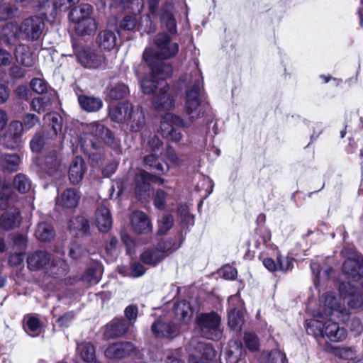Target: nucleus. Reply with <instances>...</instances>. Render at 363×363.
I'll return each instance as SVG.
<instances>
[{
  "mask_svg": "<svg viewBox=\"0 0 363 363\" xmlns=\"http://www.w3.org/2000/svg\"><path fill=\"white\" fill-rule=\"evenodd\" d=\"M51 95L52 98L48 96H43L33 99L31 102L32 108L38 113L46 111L52 104L53 99L56 96L55 93L51 94Z\"/></svg>",
  "mask_w": 363,
  "mask_h": 363,
  "instance_id": "obj_38",
  "label": "nucleus"
},
{
  "mask_svg": "<svg viewBox=\"0 0 363 363\" xmlns=\"http://www.w3.org/2000/svg\"><path fill=\"white\" fill-rule=\"evenodd\" d=\"M135 350L134 345L129 342H120L109 345L104 354L108 359H121L130 356Z\"/></svg>",
  "mask_w": 363,
  "mask_h": 363,
  "instance_id": "obj_13",
  "label": "nucleus"
},
{
  "mask_svg": "<svg viewBox=\"0 0 363 363\" xmlns=\"http://www.w3.org/2000/svg\"><path fill=\"white\" fill-rule=\"evenodd\" d=\"M68 228L73 235L80 236L89 233V223L85 217L78 216L69 220Z\"/></svg>",
  "mask_w": 363,
  "mask_h": 363,
  "instance_id": "obj_24",
  "label": "nucleus"
},
{
  "mask_svg": "<svg viewBox=\"0 0 363 363\" xmlns=\"http://www.w3.org/2000/svg\"><path fill=\"white\" fill-rule=\"evenodd\" d=\"M21 163V158L16 154H3L0 157L1 167L10 172L17 171Z\"/></svg>",
  "mask_w": 363,
  "mask_h": 363,
  "instance_id": "obj_34",
  "label": "nucleus"
},
{
  "mask_svg": "<svg viewBox=\"0 0 363 363\" xmlns=\"http://www.w3.org/2000/svg\"><path fill=\"white\" fill-rule=\"evenodd\" d=\"M244 340L246 347L251 351H256L259 348V340L257 337L251 333L245 334Z\"/></svg>",
  "mask_w": 363,
  "mask_h": 363,
  "instance_id": "obj_47",
  "label": "nucleus"
},
{
  "mask_svg": "<svg viewBox=\"0 0 363 363\" xmlns=\"http://www.w3.org/2000/svg\"><path fill=\"white\" fill-rule=\"evenodd\" d=\"M189 351V363H208L216 357V351L211 345L196 338L191 340Z\"/></svg>",
  "mask_w": 363,
  "mask_h": 363,
  "instance_id": "obj_8",
  "label": "nucleus"
},
{
  "mask_svg": "<svg viewBox=\"0 0 363 363\" xmlns=\"http://www.w3.org/2000/svg\"><path fill=\"white\" fill-rule=\"evenodd\" d=\"M17 8L10 3L4 2L0 4V20L6 21L14 17Z\"/></svg>",
  "mask_w": 363,
  "mask_h": 363,
  "instance_id": "obj_44",
  "label": "nucleus"
},
{
  "mask_svg": "<svg viewBox=\"0 0 363 363\" xmlns=\"http://www.w3.org/2000/svg\"><path fill=\"white\" fill-rule=\"evenodd\" d=\"M145 272V269L143 265L139 262H133L130 265V276L132 277H140Z\"/></svg>",
  "mask_w": 363,
  "mask_h": 363,
  "instance_id": "obj_56",
  "label": "nucleus"
},
{
  "mask_svg": "<svg viewBox=\"0 0 363 363\" xmlns=\"http://www.w3.org/2000/svg\"><path fill=\"white\" fill-rule=\"evenodd\" d=\"M69 16L71 20L76 23L75 29L79 35H91L96 30L97 26L94 18L79 19L77 10H72Z\"/></svg>",
  "mask_w": 363,
  "mask_h": 363,
  "instance_id": "obj_16",
  "label": "nucleus"
},
{
  "mask_svg": "<svg viewBox=\"0 0 363 363\" xmlns=\"http://www.w3.org/2000/svg\"><path fill=\"white\" fill-rule=\"evenodd\" d=\"M125 315L129 321L135 320L138 315V308L135 306H128L125 309Z\"/></svg>",
  "mask_w": 363,
  "mask_h": 363,
  "instance_id": "obj_62",
  "label": "nucleus"
},
{
  "mask_svg": "<svg viewBox=\"0 0 363 363\" xmlns=\"http://www.w3.org/2000/svg\"><path fill=\"white\" fill-rule=\"evenodd\" d=\"M30 87L38 94H43L48 90V84L40 78H35L30 82Z\"/></svg>",
  "mask_w": 363,
  "mask_h": 363,
  "instance_id": "obj_50",
  "label": "nucleus"
},
{
  "mask_svg": "<svg viewBox=\"0 0 363 363\" xmlns=\"http://www.w3.org/2000/svg\"><path fill=\"white\" fill-rule=\"evenodd\" d=\"M96 224L101 232H107L112 226V217L109 208L105 205L99 206L95 213Z\"/></svg>",
  "mask_w": 363,
  "mask_h": 363,
  "instance_id": "obj_21",
  "label": "nucleus"
},
{
  "mask_svg": "<svg viewBox=\"0 0 363 363\" xmlns=\"http://www.w3.org/2000/svg\"><path fill=\"white\" fill-rule=\"evenodd\" d=\"M157 248H162V252L165 255V257L174 252L178 247L171 240L164 241L158 245Z\"/></svg>",
  "mask_w": 363,
  "mask_h": 363,
  "instance_id": "obj_54",
  "label": "nucleus"
},
{
  "mask_svg": "<svg viewBox=\"0 0 363 363\" xmlns=\"http://www.w3.org/2000/svg\"><path fill=\"white\" fill-rule=\"evenodd\" d=\"M79 1V0H55L54 6L56 9L65 10Z\"/></svg>",
  "mask_w": 363,
  "mask_h": 363,
  "instance_id": "obj_61",
  "label": "nucleus"
},
{
  "mask_svg": "<svg viewBox=\"0 0 363 363\" xmlns=\"http://www.w3.org/2000/svg\"><path fill=\"white\" fill-rule=\"evenodd\" d=\"M74 10L78 11L79 19H85L86 18H91L90 15L92 12V6L89 4H81L79 9H74Z\"/></svg>",
  "mask_w": 363,
  "mask_h": 363,
  "instance_id": "obj_55",
  "label": "nucleus"
},
{
  "mask_svg": "<svg viewBox=\"0 0 363 363\" xmlns=\"http://www.w3.org/2000/svg\"><path fill=\"white\" fill-rule=\"evenodd\" d=\"M86 251L81 245L74 243L69 251V255L73 259H79V257L86 255Z\"/></svg>",
  "mask_w": 363,
  "mask_h": 363,
  "instance_id": "obj_53",
  "label": "nucleus"
},
{
  "mask_svg": "<svg viewBox=\"0 0 363 363\" xmlns=\"http://www.w3.org/2000/svg\"><path fill=\"white\" fill-rule=\"evenodd\" d=\"M11 60V54L6 50L0 49V66L9 65Z\"/></svg>",
  "mask_w": 363,
  "mask_h": 363,
  "instance_id": "obj_63",
  "label": "nucleus"
},
{
  "mask_svg": "<svg viewBox=\"0 0 363 363\" xmlns=\"http://www.w3.org/2000/svg\"><path fill=\"white\" fill-rule=\"evenodd\" d=\"M184 81L189 84L192 83L191 87L186 93L185 113L193 122L203 116L199 99L202 79L199 72L196 70L191 74L190 79H185Z\"/></svg>",
  "mask_w": 363,
  "mask_h": 363,
  "instance_id": "obj_5",
  "label": "nucleus"
},
{
  "mask_svg": "<svg viewBox=\"0 0 363 363\" xmlns=\"http://www.w3.org/2000/svg\"><path fill=\"white\" fill-rule=\"evenodd\" d=\"M173 6L170 4H165L161 9L160 20L163 26L173 34L177 33V23L172 13Z\"/></svg>",
  "mask_w": 363,
  "mask_h": 363,
  "instance_id": "obj_26",
  "label": "nucleus"
},
{
  "mask_svg": "<svg viewBox=\"0 0 363 363\" xmlns=\"http://www.w3.org/2000/svg\"><path fill=\"white\" fill-rule=\"evenodd\" d=\"M165 255L162 253V248H153L145 251L141 255V260L146 264L156 265L164 259Z\"/></svg>",
  "mask_w": 363,
  "mask_h": 363,
  "instance_id": "obj_32",
  "label": "nucleus"
},
{
  "mask_svg": "<svg viewBox=\"0 0 363 363\" xmlns=\"http://www.w3.org/2000/svg\"><path fill=\"white\" fill-rule=\"evenodd\" d=\"M130 131L139 132L145 125V112L140 106H133L126 121Z\"/></svg>",
  "mask_w": 363,
  "mask_h": 363,
  "instance_id": "obj_22",
  "label": "nucleus"
},
{
  "mask_svg": "<svg viewBox=\"0 0 363 363\" xmlns=\"http://www.w3.org/2000/svg\"><path fill=\"white\" fill-rule=\"evenodd\" d=\"M286 355L279 350L263 352L259 359L258 363H284Z\"/></svg>",
  "mask_w": 363,
  "mask_h": 363,
  "instance_id": "obj_33",
  "label": "nucleus"
},
{
  "mask_svg": "<svg viewBox=\"0 0 363 363\" xmlns=\"http://www.w3.org/2000/svg\"><path fill=\"white\" fill-rule=\"evenodd\" d=\"M155 44L156 46L155 52L150 48L147 49L151 50L150 62L155 65L162 62V60L174 57L179 50L178 44L172 42L166 33L157 34L155 39Z\"/></svg>",
  "mask_w": 363,
  "mask_h": 363,
  "instance_id": "obj_6",
  "label": "nucleus"
},
{
  "mask_svg": "<svg viewBox=\"0 0 363 363\" xmlns=\"http://www.w3.org/2000/svg\"><path fill=\"white\" fill-rule=\"evenodd\" d=\"M168 314H171L174 321L180 325L187 324L191 320L193 311L189 302L182 301L175 303L173 311Z\"/></svg>",
  "mask_w": 363,
  "mask_h": 363,
  "instance_id": "obj_14",
  "label": "nucleus"
},
{
  "mask_svg": "<svg viewBox=\"0 0 363 363\" xmlns=\"http://www.w3.org/2000/svg\"><path fill=\"white\" fill-rule=\"evenodd\" d=\"M173 225V218L170 215H164L159 220L158 233L160 235L166 233Z\"/></svg>",
  "mask_w": 363,
  "mask_h": 363,
  "instance_id": "obj_46",
  "label": "nucleus"
},
{
  "mask_svg": "<svg viewBox=\"0 0 363 363\" xmlns=\"http://www.w3.org/2000/svg\"><path fill=\"white\" fill-rule=\"evenodd\" d=\"M77 60L87 68L105 67L106 65V57L100 50H83L77 55Z\"/></svg>",
  "mask_w": 363,
  "mask_h": 363,
  "instance_id": "obj_11",
  "label": "nucleus"
},
{
  "mask_svg": "<svg viewBox=\"0 0 363 363\" xmlns=\"http://www.w3.org/2000/svg\"><path fill=\"white\" fill-rule=\"evenodd\" d=\"M79 195L74 189H67L61 194L57 204L67 208H75L79 201Z\"/></svg>",
  "mask_w": 363,
  "mask_h": 363,
  "instance_id": "obj_28",
  "label": "nucleus"
},
{
  "mask_svg": "<svg viewBox=\"0 0 363 363\" xmlns=\"http://www.w3.org/2000/svg\"><path fill=\"white\" fill-rule=\"evenodd\" d=\"M74 315L72 312H69L62 315L58 319L59 324L62 327H67L69 323L74 319Z\"/></svg>",
  "mask_w": 363,
  "mask_h": 363,
  "instance_id": "obj_64",
  "label": "nucleus"
},
{
  "mask_svg": "<svg viewBox=\"0 0 363 363\" xmlns=\"http://www.w3.org/2000/svg\"><path fill=\"white\" fill-rule=\"evenodd\" d=\"M83 135L82 146L96 149L97 141L102 140L117 154L121 153V140L114 137L113 133L99 122H92L82 125Z\"/></svg>",
  "mask_w": 363,
  "mask_h": 363,
  "instance_id": "obj_3",
  "label": "nucleus"
},
{
  "mask_svg": "<svg viewBox=\"0 0 363 363\" xmlns=\"http://www.w3.org/2000/svg\"><path fill=\"white\" fill-rule=\"evenodd\" d=\"M45 22L40 16L25 18L19 25L7 23L3 28V33L9 40L12 38L34 42L38 40L44 31Z\"/></svg>",
  "mask_w": 363,
  "mask_h": 363,
  "instance_id": "obj_2",
  "label": "nucleus"
},
{
  "mask_svg": "<svg viewBox=\"0 0 363 363\" xmlns=\"http://www.w3.org/2000/svg\"><path fill=\"white\" fill-rule=\"evenodd\" d=\"M130 224L138 233H147L152 230V225L147 216L142 211H136L130 216Z\"/></svg>",
  "mask_w": 363,
  "mask_h": 363,
  "instance_id": "obj_18",
  "label": "nucleus"
},
{
  "mask_svg": "<svg viewBox=\"0 0 363 363\" xmlns=\"http://www.w3.org/2000/svg\"><path fill=\"white\" fill-rule=\"evenodd\" d=\"M50 268L52 273L57 275L65 274L67 272V264L63 260H58L56 262L52 260Z\"/></svg>",
  "mask_w": 363,
  "mask_h": 363,
  "instance_id": "obj_51",
  "label": "nucleus"
},
{
  "mask_svg": "<svg viewBox=\"0 0 363 363\" xmlns=\"http://www.w3.org/2000/svg\"><path fill=\"white\" fill-rule=\"evenodd\" d=\"M23 126L21 121H13L9 125V130L5 141V146L9 149L19 147L22 143Z\"/></svg>",
  "mask_w": 363,
  "mask_h": 363,
  "instance_id": "obj_15",
  "label": "nucleus"
},
{
  "mask_svg": "<svg viewBox=\"0 0 363 363\" xmlns=\"http://www.w3.org/2000/svg\"><path fill=\"white\" fill-rule=\"evenodd\" d=\"M39 123V118L33 113H26L22 118L23 128L30 130Z\"/></svg>",
  "mask_w": 363,
  "mask_h": 363,
  "instance_id": "obj_48",
  "label": "nucleus"
},
{
  "mask_svg": "<svg viewBox=\"0 0 363 363\" xmlns=\"http://www.w3.org/2000/svg\"><path fill=\"white\" fill-rule=\"evenodd\" d=\"M130 326V323L125 320H114L106 326L105 334L110 337H121L126 333Z\"/></svg>",
  "mask_w": 363,
  "mask_h": 363,
  "instance_id": "obj_27",
  "label": "nucleus"
},
{
  "mask_svg": "<svg viewBox=\"0 0 363 363\" xmlns=\"http://www.w3.org/2000/svg\"><path fill=\"white\" fill-rule=\"evenodd\" d=\"M242 317L241 313L233 308L228 313V325L233 330H238L242 324Z\"/></svg>",
  "mask_w": 363,
  "mask_h": 363,
  "instance_id": "obj_42",
  "label": "nucleus"
},
{
  "mask_svg": "<svg viewBox=\"0 0 363 363\" xmlns=\"http://www.w3.org/2000/svg\"><path fill=\"white\" fill-rule=\"evenodd\" d=\"M77 351L81 358L88 362H92L96 359L95 350L91 343L82 342L77 346Z\"/></svg>",
  "mask_w": 363,
  "mask_h": 363,
  "instance_id": "obj_39",
  "label": "nucleus"
},
{
  "mask_svg": "<svg viewBox=\"0 0 363 363\" xmlns=\"http://www.w3.org/2000/svg\"><path fill=\"white\" fill-rule=\"evenodd\" d=\"M44 145V139L40 135H35L30 141V148L32 151L38 152Z\"/></svg>",
  "mask_w": 363,
  "mask_h": 363,
  "instance_id": "obj_57",
  "label": "nucleus"
},
{
  "mask_svg": "<svg viewBox=\"0 0 363 363\" xmlns=\"http://www.w3.org/2000/svg\"><path fill=\"white\" fill-rule=\"evenodd\" d=\"M220 273L225 279L232 280L237 277V270L230 265L223 267L220 269Z\"/></svg>",
  "mask_w": 363,
  "mask_h": 363,
  "instance_id": "obj_58",
  "label": "nucleus"
},
{
  "mask_svg": "<svg viewBox=\"0 0 363 363\" xmlns=\"http://www.w3.org/2000/svg\"><path fill=\"white\" fill-rule=\"evenodd\" d=\"M160 90L156 91L152 104L155 109L158 112H167L171 111L174 106V100L169 92V88L166 82L160 84Z\"/></svg>",
  "mask_w": 363,
  "mask_h": 363,
  "instance_id": "obj_10",
  "label": "nucleus"
},
{
  "mask_svg": "<svg viewBox=\"0 0 363 363\" xmlns=\"http://www.w3.org/2000/svg\"><path fill=\"white\" fill-rule=\"evenodd\" d=\"M163 184L164 179L153 176L145 171H140L135 177V193L140 197H145L149 195L150 183L157 182Z\"/></svg>",
  "mask_w": 363,
  "mask_h": 363,
  "instance_id": "obj_12",
  "label": "nucleus"
},
{
  "mask_svg": "<svg viewBox=\"0 0 363 363\" xmlns=\"http://www.w3.org/2000/svg\"><path fill=\"white\" fill-rule=\"evenodd\" d=\"M14 55L18 63L22 66L30 67L35 64V57L29 47L25 44H19L15 49Z\"/></svg>",
  "mask_w": 363,
  "mask_h": 363,
  "instance_id": "obj_25",
  "label": "nucleus"
},
{
  "mask_svg": "<svg viewBox=\"0 0 363 363\" xmlns=\"http://www.w3.org/2000/svg\"><path fill=\"white\" fill-rule=\"evenodd\" d=\"M22 218L20 211L17 208H11L5 211L0 218V227L5 230H10L18 228Z\"/></svg>",
  "mask_w": 363,
  "mask_h": 363,
  "instance_id": "obj_17",
  "label": "nucleus"
},
{
  "mask_svg": "<svg viewBox=\"0 0 363 363\" xmlns=\"http://www.w3.org/2000/svg\"><path fill=\"white\" fill-rule=\"evenodd\" d=\"M101 278L100 272L95 268L88 269L83 275V280L87 281L90 284H97Z\"/></svg>",
  "mask_w": 363,
  "mask_h": 363,
  "instance_id": "obj_45",
  "label": "nucleus"
},
{
  "mask_svg": "<svg viewBox=\"0 0 363 363\" xmlns=\"http://www.w3.org/2000/svg\"><path fill=\"white\" fill-rule=\"evenodd\" d=\"M44 120L49 122L54 130L55 134H57L58 132L62 130V119L56 113H50L45 116Z\"/></svg>",
  "mask_w": 363,
  "mask_h": 363,
  "instance_id": "obj_43",
  "label": "nucleus"
},
{
  "mask_svg": "<svg viewBox=\"0 0 363 363\" xmlns=\"http://www.w3.org/2000/svg\"><path fill=\"white\" fill-rule=\"evenodd\" d=\"M342 273L347 282L340 284V293L343 303H347L348 308L342 307L333 294L323 296L313 318L306 322L308 334L316 338L327 337L333 342L344 340L347 337L345 328L328 318L333 316L345 322L349 318L350 308H359L363 306V259H347L343 264Z\"/></svg>",
  "mask_w": 363,
  "mask_h": 363,
  "instance_id": "obj_1",
  "label": "nucleus"
},
{
  "mask_svg": "<svg viewBox=\"0 0 363 363\" xmlns=\"http://www.w3.org/2000/svg\"><path fill=\"white\" fill-rule=\"evenodd\" d=\"M128 93V86L123 83L112 86L107 94V96L112 100H118L124 98Z\"/></svg>",
  "mask_w": 363,
  "mask_h": 363,
  "instance_id": "obj_40",
  "label": "nucleus"
},
{
  "mask_svg": "<svg viewBox=\"0 0 363 363\" xmlns=\"http://www.w3.org/2000/svg\"><path fill=\"white\" fill-rule=\"evenodd\" d=\"M116 36L115 33L109 30L101 31L99 35V43L101 48L111 50L116 45Z\"/></svg>",
  "mask_w": 363,
  "mask_h": 363,
  "instance_id": "obj_36",
  "label": "nucleus"
},
{
  "mask_svg": "<svg viewBox=\"0 0 363 363\" xmlns=\"http://www.w3.org/2000/svg\"><path fill=\"white\" fill-rule=\"evenodd\" d=\"M179 325L167 314L155 321L152 325V331L158 337H172L179 333Z\"/></svg>",
  "mask_w": 363,
  "mask_h": 363,
  "instance_id": "obj_9",
  "label": "nucleus"
},
{
  "mask_svg": "<svg viewBox=\"0 0 363 363\" xmlns=\"http://www.w3.org/2000/svg\"><path fill=\"white\" fill-rule=\"evenodd\" d=\"M50 260V255L48 252L42 250L35 251L27 257L28 267L32 271H38L48 265Z\"/></svg>",
  "mask_w": 363,
  "mask_h": 363,
  "instance_id": "obj_19",
  "label": "nucleus"
},
{
  "mask_svg": "<svg viewBox=\"0 0 363 363\" xmlns=\"http://www.w3.org/2000/svg\"><path fill=\"white\" fill-rule=\"evenodd\" d=\"M25 331L32 337L38 336L42 331L43 325L38 318L28 315L23 319Z\"/></svg>",
  "mask_w": 363,
  "mask_h": 363,
  "instance_id": "obj_31",
  "label": "nucleus"
},
{
  "mask_svg": "<svg viewBox=\"0 0 363 363\" xmlns=\"http://www.w3.org/2000/svg\"><path fill=\"white\" fill-rule=\"evenodd\" d=\"M85 172L84 162L80 157H77L72 161L69 167V177L70 182L74 184H78L83 178Z\"/></svg>",
  "mask_w": 363,
  "mask_h": 363,
  "instance_id": "obj_29",
  "label": "nucleus"
},
{
  "mask_svg": "<svg viewBox=\"0 0 363 363\" xmlns=\"http://www.w3.org/2000/svg\"><path fill=\"white\" fill-rule=\"evenodd\" d=\"M175 126L185 128L189 125L176 115L170 113H165L160 122V131L162 136L165 138L167 135H169L170 131H172Z\"/></svg>",
  "mask_w": 363,
  "mask_h": 363,
  "instance_id": "obj_20",
  "label": "nucleus"
},
{
  "mask_svg": "<svg viewBox=\"0 0 363 363\" xmlns=\"http://www.w3.org/2000/svg\"><path fill=\"white\" fill-rule=\"evenodd\" d=\"M79 104L82 109L87 112H96L100 110L103 106L101 99L94 96H79Z\"/></svg>",
  "mask_w": 363,
  "mask_h": 363,
  "instance_id": "obj_30",
  "label": "nucleus"
},
{
  "mask_svg": "<svg viewBox=\"0 0 363 363\" xmlns=\"http://www.w3.org/2000/svg\"><path fill=\"white\" fill-rule=\"evenodd\" d=\"M197 324L203 337L213 340L221 338L220 318L216 313L201 314L198 318Z\"/></svg>",
  "mask_w": 363,
  "mask_h": 363,
  "instance_id": "obj_7",
  "label": "nucleus"
},
{
  "mask_svg": "<svg viewBox=\"0 0 363 363\" xmlns=\"http://www.w3.org/2000/svg\"><path fill=\"white\" fill-rule=\"evenodd\" d=\"M35 235L38 240L46 242L53 238L55 233L51 225L48 223H40L38 225Z\"/></svg>",
  "mask_w": 363,
  "mask_h": 363,
  "instance_id": "obj_37",
  "label": "nucleus"
},
{
  "mask_svg": "<svg viewBox=\"0 0 363 363\" xmlns=\"http://www.w3.org/2000/svg\"><path fill=\"white\" fill-rule=\"evenodd\" d=\"M144 162L146 165L155 170L158 174H166L169 170L168 164L164 162H161L155 155H150L145 157Z\"/></svg>",
  "mask_w": 363,
  "mask_h": 363,
  "instance_id": "obj_35",
  "label": "nucleus"
},
{
  "mask_svg": "<svg viewBox=\"0 0 363 363\" xmlns=\"http://www.w3.org/2000/svg\"><path fill=\"white\" fill-rule=\"evenodd\" d=\"M133 106L129 102L120 103L109 111L112 121L117 123H126Z\"/></svg>",
  "mask_w": 363,
  "mask_h": 363,
  "instance_id": "obj_23",
  "label": "nucleus"
},
{
  "mask_svg": "<svg viewBox=\"0 0 363 363\" xmlns=\"http://www.w3.org/2000/svg\"><path fill=\"white\" fill-rule=\"evenodd\" d=\"M150 50H145L143 52V60L149 64L151 74L145 76L140 81V88L145 94H150L155 90H160V84L165 82L164 79L169 77L172 73V67L169 64L160 62L155 65L150 62Z\"/></svg>",
  "mask_w": 363,
  "mask_h": 363,
  "instance_id": "obj_4",
  "label": "nucleus"
},
{
  "mask_svg": "<svg viewBox=\"0 0 363 363\" xmlns=\"http://www.w3.org/2000/svg\"><path fill=\"white\" fill-rule=\"evenodd\" d=\"M167 194L162 190H157L154 196V204L157 208H164L167 199Z\"/></svg>",
  "mask_w": 363,
  "mask_h": 363,
  "instance_id": "obj_52",
  "label": "nucleus"
},
{
  "mask_svg": "<svg viewBox=\"0 0 363 363\" xmlns=\"http://www.w3.org/2000/svg\"><path fill=\"white\" fill-rule=\"evenodd\" d=\"M13 185L20 192H27L31 186L30 179L25 175L19 174L15 177Z\"/></svg>",
  "mask_w": 363,
  "mask_h": 363,
  "instance_id": "obj_41",
  "label": "nucleus"
},
{
  "mask_svg": "<svg viewBox=\"0 0 363 363\" xmlns=\"http://www.w3.org/2000/svg\"><path fill=\"white\" fill-rule=\"evenodd\" d=\"M292 259L289 257H284L280 254L277 256V264L278 270L288 271L292 268Z\"/></svg>",
  "mask_w": 363,
  "mask_h": 363,
  "instance_id": "obj_49",
  "label": "nucleus"
},
{
  "mask_svg": "<svg viewBox=\"0 0 363 363\" xmlns=\"http://www.w3.org/2000/svg\"><path fill=\"white\" fill-rule=\"evenodd\" d=\"M165 157L171 161L174 165H180L181 160L179 157L176 154L175 150L171 147H167L166 149Z\"/></svg>",
  "mask_w": 363,
  "mask_h": 363,
  "instance_id": "obj_60",
  "label": "nucleus"
},
{
  "mask_svg": "<svg viewBox=\"0 0 363 363\" xmlns=\"http://www.w3.org/2000/svg\"><path fill=\"white\" fill-rule=\"evenodd\" d=\"M136 26V19L133 16H126L121 23V27L124 30H131Z\"/></svg>",
  "mask_w": 363,
  "mask_h": 363,
  "instance_id": "obj_59",
  "label": "nucleus"
}]
</instances>
